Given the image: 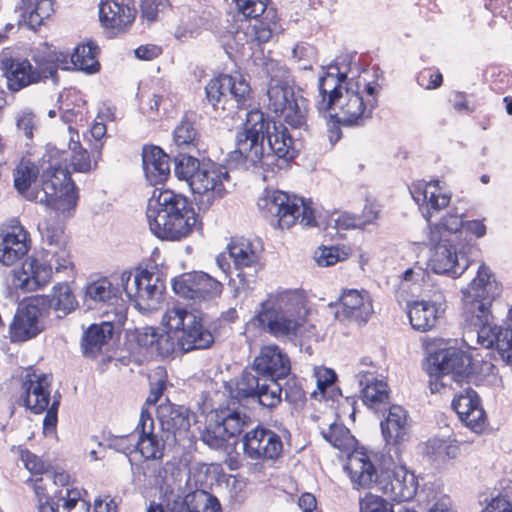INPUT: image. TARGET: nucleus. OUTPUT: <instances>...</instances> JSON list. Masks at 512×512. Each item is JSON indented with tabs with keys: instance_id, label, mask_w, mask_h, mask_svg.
<instances>
[{
	"instance_id": "obj_1",
	"label": "nucleus",
	"mask_w": 512,
	"mask_h": 512,
	"mask_svg": "<svg viewBox=\"0 0 512 512\" xmlns=\"http://www.w3.org/2000/svg\"><path fill=\"white\" fill-rule=\"evenodd\" d=\"M13 177L16 190L26 200L45 205L64 217L75 211L78 188L71 171L61 162H19Z\"/></svg>"
},
{
	"instance_id": "obj_2",
	"label": "nucleus",
	"mask_w": 512,
	"mask_h": 512,
	"mask_svg": "<svg viewBox=\"0 0 512 512\" xmlns=\"http://www.w3.org/2000/svg\"><path fill=\"white\" fill-rule=\"evenodd\" d=\"M160 332L154 327H144L136 331L137 345L151 356L167 357L176 347L182 351L205 349L213 343V335L206 329L201 318L180 305L169 307L161 318Z\"/></svg>"
},
{
	"instance_id": "obj_3",
	"label": "nucleus",
	"mask_w": 512,
	"mask_h": 512,
	"mask_svg": "<svg viewBox=\"0 0 512 512\" xmlns=\"http://www.w3.org/2000/svg\"><path fill=\"white\" fill-rule=\"evenodd\" d=\"M494 286L490 269L481 264L476 277L462 290L463 317L469 325L477 328L478 344L484 348L495 347L502 360L512 365V308L508 313L507 328L489 325Z\"/></svg>"
},
{
	"instance_id": "obj_4",
	"label": "nucleus",
	"mask_w": 512,
	"mask_h": 512,
	"mask_svg": "<svg viewBox=\"0 0 512 512\" xmlns=\"http://www.w3.org/2000/svg\"><path fill=\"white\" fill-rule=\"evenodd\" d=\"M269 117L259 109H252L246 114L244 131L236 136V149L241 160H262L264 156L263 140L266 136L269 148L280 160H294L298 151L294 147L293 136L283 123L273 124V132L269 131Z\"/></svg>"
},
{
	"instance_id": "obj_5",
	"label": "nucleus",
	"mask_w": 512,
	"mask_h": 512,
	"mask_svg": "<svg viewBox=\"0 0 512 512\" xmlns=\"http://www.w3.org/2000/svg\"><path fill=\"white\" fill-rule=\"evenodd\" d=\"M307 315L304 294L298 290H282L268 294L253 320L277 339H293L306 324Z\"/></svg>"
},
{
	"instance_id": "obj_6",
	"label": "nucleus",
	"mask_w": 512,
	"mask_h": 512,
	"mask_svg": "<svg viewBox=\"0 0 512 512\" xmlns=\"http://www.w3.org/2000/svg\"><path fill=\"white\" fill-rule=\"evenodd\" d=\"M147 220L151 232L160 239L180 240L187 237L197 219L186 197L163 190L150 198Z\"/></svg>"
},
{
	"instance_id": "obj_7",
	"label": "nucleus",
	"mask_w": 512,
	"mask_h": 512,
	"mask_svg": "<svg viewBox=\"0 0 512 512\" xmlns=\"http://www.w3.org/2000/svg\"><path fill=\"white\" fill-rule=\"evenodd\" d=\"M381 85L378 82V69L365 68L347 81L345 91L337 100L336 107L343 126H363L372 118L378 106Z\"/></svg>"
},
{
	"instance_id": "obj_8",
	"label": "nucleus",
	"mask_w": 512,
	"mask_h": 512,
	"mask_svg": "<svg viewBox=\"0 0 512 512\" xmlns=\"http://www.w3.org/2000/svg\"><path fill=\"white\" fill-rule=\"evenodd\" d=\"M22 398L25 406L34 413L47 410L43 420L45 434L52 433L58 422V407L61 395L52 393V377L45 373H28L22 383Z\"/></svg>"
},
{
	"instance_id": "obj_9",
	"label": "nucleus",
	"mask_w": 512,
	"mask_h": 512,
	"mask_svg": "<svg viewBox=\"0 0 512 512\" xmlns=\"http://www.w3.org/2000/svg\"><path fill=\"white\" fill-rule=\"evenodd\" d=\"M471 356L457 348L441 350L429 358L426 368L432 393L440 392L452 382L460 384L470 373Z\"/></svg>"
},
{
	"instance_id": "obj_10",
	"label": "nucleus",
	"mask_w": 512,
	"mask_h": 512,
	"mask_svg": "<svg viewBox=\"0 0 512 512\" xmlns=\"http://www.w3.org/2000/svg\"><path fill=\"white\" fill-rule=\"evenodd\" d=\"M355 54H347L337 57L327 66V71L319 78L318 89L321 99L317 101V109L320 113L328 112L336 108L337 100L345 91L347 81L356 76L360 70L354 63Z\"/></svg>"
},
{
	"instance_id": "obj_11",
	"label": "nucleus",
	"mask_w": 512,
	"mask_h": 512,
	"mask_svg": "<svg viewBox=\"0 0 512 512\" xmlns=\"http://www.w3.org/2000/svg\"><path fill=\"white\" fill-rule=\"evenodd\" d=\"M174 173L197 194L222 196L224 182L229 180L227 168L217 162H175Z\"/></svg>"
},
{
	"instance_id": "obj_12",
	"label": "nucleus",
	"mask_w": 512,
	"mask_h": 512,
	"mask_svg": "<svg viewBox=\"0 0 512 512\" xmlns=\"http://www.w3.org/2000/svg\"><path fill=\"white\" fill-rule=\"evenodd\" d=\"M268 108L283 117L292 129L308 130L307 100L295 91L294 83L275 84L267 88Z\"/></svg>"
},
{
	"instance_id": "obj_13",
	"label": "nucleus",
	"mask_w": 512,
	"mask_h": 512,
	"mask_svg": "<svg viewBox=\"0 0 512 512\" xmlns=\"http://www.w3.org/2000/svg\"><path fill=\"white\" fill-rule=\"evenodd\" d=\"M205 94L208 103L215 110H226L228 106L233 107V103L238 109H242L250 100L251 87L242 75L220 74L209 80L205 86Z\"/></svg>"
},
{
	"instance_id": "obj_14",
	"label": "nucleus",
	"mask_w": 512,
	"mask_h": 512,
	"mask_svg": "<svg viewBox=\"0 0 512 512\" xmlns=\"http://www.w3.org/2000/svg\"><path fill=\"white\" fill-rule=\"evenodd\" d=\"M42 243L45 245L43 253L50 261H54L55 273L70 274L74 264L64 232V224L58 217L49 215L38 226Z\"/></svg>"
},
{
	"instance_id": "obj_15",
	"label": "nucleus",
	"mask_w": 512,
	"mask_h": 512,
	"mask_svg": "<svg viewBox=\"0 0 512 512\" xmlns=\"http://www.w3.org/2000/svg\"><path fill=\"white\" fill-rule=\"evenodd\" d=\"M472 248L471 240L455 242L442 239L433 250L429 266L437 274L458 278L469 266L468 254Z\"/></svg>"
},
{
	"instance_id": "obj_16",
	"label": "nucleus",
	"mask_w": 512,
	"mask_h": 512,
	"mask_svg": "<svg viewBox=\"0 0 512 512\" xmlns=\"http://www.w3.org/2000/svg\"><path fill=\"white\" fill-rule=\"evenodd\" d=\"M245 424L244 417L235 410L222 408L210 413L201 440L211 448H220L231 437L239 434Z\"/></svg>"
},
{
	"instance_id": "obj_17",
	"label": "nucleus",
	"mask_w": 512,
	"mask_h": 512,
	"mask_svg": "<svg viewBox=\"0 0 512 512\" xmlns=\"http://www.w3.org/2000/svg\"><path fill=\"white\" fill-rule=\"evenodd\" d=\"M257 204L261 210L277 218L280 229H289L300 216L303 198L280 190H265Z\"/></svg>"
},
{
	"instance_id": "obj_18",
	"label": "nucleus",
	"mask_w": 512,
	"mask_h": 512,
	"mask_svg": "<svg viewBox=\"0 0 512 512\" xmlns=\"http://www.w3.org/2000/svg\"><path fill=\"white\" fill-rule=\"evenodd\" d=\"M173 291L185 299L200 303L218 298L223 284L204 272L183 274L172 282Z\"/></svg>"
},
{
	"instance_id": "obj_19",
	"label": "nucleus",
	"mask_w": 512,
	"mask_h": 512,
	"mask_svg": "<svg viewBox=\"0 0 512 512\" xmlns=\"http://www.w3.org/2000/svg\"><path fill=\"white\" fill-rule=\"evenodd\" d=\"M377 489L393 501H409L416 495L418 481L406 467L396 466L380 471Z\"/></svg>"
},
{
	"instance_id": "obj_20",
	"label": "nucleus",
	"mask_w": 512,
	"mask_h": 512,
	"mask_svg": "<svg viewBox=\"0 0 512 512\" xmlns=\"http://www.w3.org/2000/svg\"><path fill=\"white\" fill-rule=\"evenodd\" d=\"M54 261H50L42 252V258L29 257L14 271L13 284L25 292L44 288L52 279Z\"/></svg>"
},
{
	"instance_id": "obj_21",
	"label": "nucleus",
	"mask_w": 512,
	"mask_h": 512,
	"mask_svg": "<svg viewBox=\"0 0 512 512\" xmlns=\"http://www.w3.org/2000/svg\"><path fill=\"white\" fill-rule=\"evenodd\" d=\"M227 249L238 271L237 277L247 285L253 282L262 268L259 247L249 239L241 237L232 239Z\"/></svg>"
},
{
	"instance_id": "obj_22",
	"label": "nucleus",
	"mask_w": 512,
	"mask_h": 512,
	"mask_svg": "<svg viewBox=\"0 0 512 512\" xmlns=\"http://www.w3.org/2000/svg\"><path fill=\"white\" fill-rule=\"evenodd\" d=\"M244 454L253 460H276L283 451L280 436L270 429L256 427L243 436Z\"/></svg>"
},
{
	"instance_id": "obj_23",
	"label": "nucleus",
	"mask_w": 512,
	"mask_h": 512,
	"mask_svg": "<svg viewBox=\"0 0 512 512\" xmlns=\"http://www.w3.org/2000/svg\"><path fill=\"white\" fill-rule=\"evenodd\" d=\"M135 432L137 433L135 453L144 460H161L164 456L165 440L160 432H155L154 420L147 408L141 409Z\"/></svg>"
},
{
	"instance_id": "obj_24",
	"label": "nucleus",
	"mask_w": 512,
	"mask_h": 512,
	"mask_svg": "<svg viewBox=\"0 0 512 512\" xmlns=\"http://www.w3.org/2000/svg\"><path fill=\"white\" fill-rule=\"evenodd\" d=\"M410 193L428 222L433 214L447 207L451 200L450 191L439 180L418 181L411 186Z\"/></svg>"
},
{
	"instance_id": "obj_25",
	"label": "nucleus",
	"mask_w": 512,
	"mask_h": 512,
	"mask_svg": "<svg viewBox=\"0 0 512 512\" xmlns=\"http://www.w3.org/2000/svg\"><path fill=\"white\" fill-rule=\"evenodd\" d=\"M43 329V309L32 298L18 308L10 325V339L12 342H24L36 337Z\"/></svg>"
},
{
	"instance_id": "obj_26",
	"label": "nucleus",
	"mask_w": 512,
	"mask_h": 512,
	"mask_svg": "<svg viewBox=\"0 0 512 512\" xmlns=\"http://www.w3.org/2000/svg\"><path fill=\"white\" fill-rule=\"evenodd\" d=\"M106 314L107 320L100 324H92L84 333L82 347L87 356L94 357L112 337L114 330L122 327L126 321L125 305L117 307L112 317L109 316L108 311Z\"/></svg>"
},
{
	"instance_id": "obj_27",
	"label": "nucleus",
	"mask_w": 512,
	"mask_h": 512,
	"mask_svg": "<svg viewBox=\"0 0 512 512\" xmlns=\"http://www.w3.org/2000/svg\"><path fill=\"white\" fill-rule=\"evenodd\" d=\"M345 470L353 484V488H377L380 472L367 452L355 450L350 453Z\"/></svg>"
},
{
	"instance_id": "obj_28",
	"label": "nucleus",
	"mask_w": 512,
	"mask_h": 512,
	"mask_svg": "<svg viewBox=\"0 0 512 512\" xmlns=\"http://www.w3.org/2000/svg\"><path fill=\"white\" fill-rule=\"evenodd\" d=\"M452 408L460 421L475 433H481L486 427V414L478 394L468 388L452 401Z\"/></svg>"
},
{
	"instance_id": "obj_29",
	"label": "nucleus",
	"mask_w": 512,
	"mask_h": 512,
	"mask_svg": "<svg viewBox=\"0 0 512 512\" xmlns=\"http://www.w3.org/2000/svg\"><path fill=\"white\" fill-rule=\"evenodd\" d=\"M31 240L22 225H15L0 233V263L14 265L30 250Z\"/></svg>"
},
{
	"instance_id": "obj_30",
	"label": "nucleus",
	"mask_w": 512,
	"mask_h": 512,
	"mask_svg": "<svg viewBox=\"0 0 512 512\" xmlns=\"http://www.w3.org/2000/svg\"><path fill=\"white\" fill-rule=\"evenodd\" d=\"M156 412L162 431L170 433L174 441L178 442L187 437L191 426V413L188 408L165 402L158 406Z\"/></svg>"
},
{
	"instance_id": "obj_31",
	"label": "nucleus",
	"mask_w": 512,
	"mask_h": 512,
	"mask_svg": "<svg viewBox=\"0 0 512 512\" xmlns=\"http://www.w3.org/2000/svg\"><path fill=\"white\" fill-rule=\"evenodd\" d=\"M253 369L266 378H284L291 370L286 353L276 344L263 346L254 358Z\"/></svg>"
},
{
	"instance_id": "obj_32",
	"label": "nucleus",
	"mask_w": 512,
	"mask_h": 512,
	"mask_svg": "<svg viewBox=\"0 0 512 512\" xmlns=\"http://www.w3.org/2000/svg\"><path fill=\"white\" fill-rule=\"evenodd\" d=\"M135 16V8L124 0H105L99 5V20L112 34H117L131 25Z\"/></svg>"
},
{
	"instance_id": "obj_33",
	"label": "nucleus",
	"mask_w": 512,
	"mask_h": 512,
	"mask_svg": "<svg viewBox=\"0 0 512 512\" xmlns=\"http://www.w3.org/2000/svg\"><path fill=\"white\" fill-rule=\"evenodd\" d=\"M363 365L370 369H360L356 374L359 385L362 387V400L368 407H375L388 399V386L383 380L376 378L377 365L371 360H364Z\"/></svg>"
},
{
	"instance_id": "obj_34",
	"label": "nucleus",
	"mask_w": 512,
	"mask_h": 512,
	"mask_svg": "<svg viewBox=\"0 0 512 512\" xmlns=\"http://www.w3.org/2000/svg\"><path fill=\"white\" fill-rule=\"evenodd\" d=\"M3 74L7 87L13 92L40 82L41 72L36 71L27 59L7 58L2 61Z\"/></svg>"
},
{
	"instance_id": "obj_35",
	"label": "nucleus",
	"mask_w": 512,
	"mask_h": 512,
	"mask_svg": "<svg viewBox=\"0 0 512 512\" xmlns=\"http://www.w3.org/2000/svg\"><path fill=\"white\" fill-rule=\"evenodd\" d=\"M443 313L444 306L438 300H418L408 304L410 324L420 332L433 329Z\"/></svg>"
},
{
	"instance_id": "obj_36",
	"label": "nucleus",
	"mask_w": 512,
	"mask_h": 512,
	"mask_svg": "<svg viewBox=\"0 0 512 512\" xmlns=\"http://www.w3.org/2000/svg\"><path fill=\"white\" fill-rule=\"evenodd\" d=\"M340 308L337 314L342 313L345 317L357 322H367L373 313L372 300L365 290L349 289L340 297Z\"/></svg>"
},
{
	"instance_id": "obj_37",
	"label": "nucleus",
	"mask_w": 512,
	"mask_h": 512,
	"mask_svg": "<svg viewBox=\"0 0 512 512\" xmlns=\"http://www.w3.org/2000/svg\"><path fill=\"white\" fill-rule=\"evenodd\" d=\"M36 302L42 307L53 310L57 318H64L73 312L78 302L68 283H58L53 286L50 294L35 297Z\"/></svg>"
},
{
	"instance_id": "obj_38",
	"label": "nucleus",
	"mask_w": 512,
	"mask_h": 512,
	"mask_svg": "<svg viewBox=\"0 0 512 512\" xmlns=\"http://www.w3.org/2000/svg\"><path fill=\"white\" fill-rule=\"evenodd\" d=\"M381 431L384 440L389 445L404 442L409 432V416L400 405H392L384 421L381 422Z\"/></svg>"
},
{
	"instance_id": "obj_39",
	"label": "nucleus",
	"mask_w": 512,
	"mask_h": 512,
	"mask_svg": "<svg viewBox=\"0 0 512 512\" xmlns=\"http://www.w3.org/2000/svg\"><path fill=\"white\" fill-rule=\"evenodd\" d=\"M196 136L197 130L194 123L184 116L173 131V140L177 149L176 151L171 150L173 160H199L193 154V151L197 150Z\"/></svg>"
},
{
	"instance_id": "obj_40",
	"label": "nucleus",
	"mask_w": 512,
	"mask_h": 512,
	"mask_svg": "<svg viewBox=\"0 0 512 512\" xmlns=\"http://www.w3.org/2000/svg\"><path fill=\"white\" fill-rule=\"evenodd\" d=\"M19 7V26L25 25L31 30H37L49 18L54 9L52 0H21Z\"/></svg>"
},
{
	"instance_id": "obj_41",
	"label": "nucleus",
	"mask_w": 512,
	"mask_h": 512,
	"mask_svg": "<svg viewBox=\"0 0 512 512\" xmlns=\"http://www.w3.org/2000/svg\"><path fill=\"white\" fill-rule=\"evenodd\" d=\"M32 58L36 64L34 69L41 72V79L45 80L51 78L54 82L57 81L58 68L67 63L66 55L62 52H58L47 43L38 47L34 51Z\"/></svg>"
},
{
	"instance_id": "obj_42",
	"label": "nucleus",
	"mask_w": 512,
	"mask_h": 512,
	"mask_svg": "<svg viewBox=\"0 0 512 512\" xmlns=\"http://www.w3.org/2000/svg\"><path fill=\"white\" fill-rule=\"evenodd\" d=\"M90 504L80 501L78 491L65 489L61 499L50 498L38 501V512H89Z\"/></svg>"
},
{
	"instance_id": "obj_43",
	"label": "nucleus",
	"mask_w": 512,
	"mask_h": 512,
	"mask_svg": "<svg viewBox=\"0 0 512 512\" xmlns=\"http://www.w3.org/2000/svg\"><path fill=\"white\" fill-rule=\"evenodd\" d=\"M84 301L88 306L99 303L115 306L113 308V314L117 307L124 305L118 298L116 289L113 288L107 278H100L88 283L85 288Z\"/></svg>"
},
{
	"instance_id": "obj_44",
	"label": "nucleus",
	"mask_w": 512,
	"mask_h": 512,
	"mask_svg": "<svg viewBox=\"0 0 512 512\" xmlns=\"http://www.w3.org/2000/svg\"><path fill=\"white\" fill-rule=\"evenodd\" d=\"M136 307L142 311H151L160 303L164 286L159 277L145 269V281H141Z\"/></svg>"
},
{
	"instance_id": "obj_45",
	"label": "nucleus",
	"mask_w": 512,
	"mask_h": 512,
	"mask_svg": "<svg viewBox=\"0 0 512 512\" xmlns=\"http://www.w3.org/2000/svg\"><path fill=\"white\" fill-rule=\"evenodd\" d=\"M99 51V46L92 40L79 44L71 54V63L77 70L83 71L86 74L97 73L100 70V63L98 61Z\"/></svg>"
},
{
	"instance_id": "obj_46",
	"label": "nucleus",
	"mask_w": 512,
	"mask_h": 512,
	"mask_svg": "<svg viewBox=\"0 0 512 512\" xmlns=\"http://www.w3.org/2000/svg\"><path fill=\"white\" fill-rule=\"evenodd\" d=\"M313 376L316 381L317 390L313 391L311 396L317 400L333 397L336 379L335 372L326 367H315Z\"/></svg>"
},
{
	"instance_id": "obj_47",
	"label": "nucleus",
	"mask_w": 512,
	"mask_h": 512,
	"mask_svg": "<svg viewBox=\"0 0 512 512\" xmlns=\"http://www.w3.org/2000/svg\"><path fill=\"white\" fill-rule=\"evenodd\" d=\"M351 255V249L346 246H321L314 252V260L320 267L333 266L345 261Z\"/></svg>"
},
{
	"instance_id": "obj_48",
	"label": "nucleus",
	"mask_w": 512,
	"mask_h": 512,
	"mask_svg": "<svg viewBox=\"0 0 512 512\" xmlns=\"http://www.w3.org/2000/svg\"><path fill=\"white\" fill-rule=\"evenodd\" d=\"M289 169L290 162H251V171L267 183L277 182Z\"/></svg>"
},
{
	"instance_id": "obj_49",
	"label": "nucleus",
	"mask_w": 512,
	"mask_h": 512,
	"mask_svg": "<svg viewBox=\"0 0 512 512\" xmlns=\"http://www.w3.org/2000/svg\"><path fill=\"white\" fill-rule=\"evenodd\" d=\"M142 280L145 281V269L141 268L123 271L118 278L117 285L123 289L129 300L135 305Z\"/></svg>"
},
{
	"instance_id": "obj_50",
	"label": "nucleus",
	"mask_w": 512,
	"mask_h": 512,
	"mask_svg": "<svg viewBox=\"0 0 512 512\" xmlns=\"http://www.w3.org/2000/svg\"><path fill=\"white\" fill-rule=\"evenodd\" d=\"M427 453L435 460L447 461L455 459L460 449L454 440L432 438L427 442Z\"/></svg>"
},
{
	"instance_id": "obj_51",
	"label": "nucleus",
	"mask_w": 512,
	"mask_h": 512,
	"mask_svg": "<svg viewBox=\"0 0 512 512\" xmlns=\"http://www.w3.org/2000/svg\"><path fill=\"white\" fill-rule=\"evenodd\" d=\"M261 71L269 80L268 86L293 82L289 70L280 61L264 58L261 63Z\"/></svg>"
},
{
	"instance_id": "obj_52",
	"label": "nucleus",
	"mask_w": 512,
	"mask_h": 512,
	"mask_svg": "<svg viewBox=\"0 0 512 512\" xmlns=\"http://www.w3.org/2000/svg\"><path fill=\"white\" fill-rule=\"evenodd\" d=\"M322 434L333 447L341 451L349 450L355 443V439L350 431L342 424H331Z\"/></svg>"
},
{
	"instance_id": "obj_53",
	"label": "nucleus",
	"mask_w": 512,
	"mask_h": 512,
	"mask_svg": "<svg viewBox=\"0 0 512 512\" xmlns=\"http://www.w3.org/2000/svg\"><path fill=\"white\" fill-rule=\"evenodd\" d=\"M281 392V386L276 378H263L256 398L262 406L273 408L280 403Z\"/></svg>"
},
{
	"instance_id": "obj_54",
	"label": "nucleus",
	"mask_w": 512,
	"mask_h": 512,
	"mask_svg": "<svg viewBox=\"0 0 512 512\" xmlns=\"http://www.w3.org/2000/svg\"><path fill=\"white\" fill-rule=\"evenodd\" d=\"M146 181L151 186L164 185L171 175L169 162H142Z\"/></svg>"
},
{
	"instance_id": "obj_55",
	"label": "nucleus",
	"mask_w": 512,
	"mask_h": 512,
	"mask_svg": "<svg viewBox=\"0 0 512 512\" xmlns=\"http://www.w3.org/2000/svg\"><path fill=\"white\" fill-rule=\"evenodd\" d=\"M464 225L463 215L456 212H448L435 227L442 229L450 234L449 238L444 240H454L455 242H464L467 240L462 237V228Z\"/></svg>"
},
{
	"instance_id": "obj_56",
	"label": "nucleus",
	"mask_w": 512,
	"mask_h": 512,
	"mask_svg": "<svg viewBox=\"0 0 512 512\" xmlns=\"http://www.w3.org/2000/svg\"><path fill=\"white\" fill-rule=\"evenodd\" d=\"M262 379L257 378L252 372L244 371L235 383V396L237 398L256 397Z\"/></svg>"
},
{
	"instance_id": "obj_57",
	"label": "nucleus",
	"mask_w": 512,
	"mask_h": 512,
	"mask_svg": "<svg viewBox=\"0 0 512 512\" xmlns=\"http://www.w3.org/2000/svg\"><path fill=\"white\" fill-rule=\"evenodd\" d=\"M359 512H394V509L385 498L369 492L360 498Z\"/></svg>"
},
{
	"instance_id": "obj_58",
	"label": "nucleus",
	"mask_w": 512,
	"mask_h": 512,
	"mask_svg": "<svg viewBox=\"0 0 512 512\" xmlns=\"http://www.w3.org/2000/svg\"><path fill=\"white\" fill-rule=\"evenodd\" d=\"M190 495L171 494L167 500L166 509L161 505L152 503L147 512H192L188 505Z\"/></svg>"
},
{
	"instance_id": "obj_59",
	"label": "nucleus",
	"mask_w": 512,
	"mask_h": 512,
	"mask_svg": "<svg viewBox=\"0 0 512 512\" xmlns=\"http://www.w3.org/2000/svg\"><path fill=\"white\" fill-rule=\"evenodd\" d=\"M155 375L158 376V378L155 380V382H151V388L150 393L146 399L145 404L142 408H147L151 413L153 410V406L157 403L159 398L162 396L163 391L166 387V379H165V372L162 367H158L155 370Z\"/></svg>"
},
{
	"instance_id": "obj_60",
	"label": "nucleus",
	"mask_w": 512,
	"mask_h": 512,
	"mask_svg": "<svg viewBox=\"0 0 512 512\" xmlns=\"http://www.w3.org/2000/svg\"><path fill=\"white\" fill-rule=\"evenodd\" d=\"M171 6L170 0H142L140 5L141 18L150 23L154 22L160 12Z\"/></svg>"
},
{
	"instance_id": "obj_61",
	"label": "nucleus",
	"mask_w": 512,
	"mask_h": 512,
	"mask_svg": "<svg viewBox=\"0 0 512 512\" xmlns=\"http://www.w3.org/2000/svg\"><path fill=\"white\" fill-rule=\"evenodd\" d=\"M269 0H235L239 11L246 18L262 17L267 10Z\"/></svg>"
},
{
	"instance_id": "obj_62",
	"label": "nucleus",
	"mask_w": 512,
	"mask_h": 512,
	"mask_svg": "<svg viewBox=\"0 0 512 512\" xmlns=\"http://www.w3.org/2000/svg\"><path fill=\"white\" fill-rule=\"evenodd\" d=\"M416 81L419 86L432 90L442 85L443 76L439 70L425 68L418 73Z\"/></svg>"
},
{
	"instance_id": "obj_63",
	"label": "nucleus",
	"mask_w": 512,
	"mask_h": 512,
	"mask_svg": "<svg viewBox=\"0 0 512 512\" xmlns=\"http://www.w3.org/2000/svg\"><path fill=\"white\" fill-rule=\"evenodd\" d=\"M254 24L249 26V34L252 40L257 41L259 44L266 43L272 37V28L269 23L265 22L261 17H256Z\"/></svg>"
},
{
	"instance_id": "obj_64",
	"label": "nucleus",
	"mask_w": 512,
	"mask_h": 512,
	"mask_svg": "<svg viewBox=\"0 0 512 512\" xmlns=\"http://www.w3.org/2000/svg\"><path fill=\"white\" fill-rule=\"evenodd\" d=\"M380 212L378 202L371 197H367L361 215L357 216L361 222V227L364 228L366 225L374 224L379 219Z\"/></svg>"
}]
</instances>
